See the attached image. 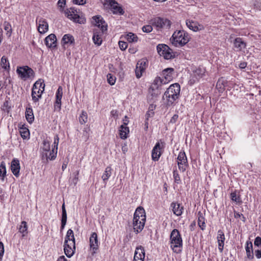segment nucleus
<instances>
[{"mask_svg": "<svg viewBox=\"0 0 261 261\" xmlns=\"http://www.w3.org/2000/svg\"><path fill=\"white\" fill-rule=\"evenodd\" d=\"M180 91V85L177 83L169 86L163 96V99L166 101L167 106H171L179 98Z\"/></svg>", "mask_w": 261, "mask_h": 261, "instance_id": "1", "label": "nucleus"}, {"mask_svg": "<svg viewBox=\"0 0 261 261\" xmlns=\"http://www.w3.org/2000/svg\"><path fill=\"white\" fill-rule=\"evenodd\" d=\"M93 19L95 21V25L101 30L100 34L94 31L92 37L94 44L99 46L102 43L101 35L107 30L108 25L101 16H94Z\"/></svg>", "mask_w": 261, "mask_h": 261, "instance_id": "2", "label": "nucleus"}, {"mask_svg": "<svg viewBox=\"0 0 261 261\" xmlns=\"http://www.w3.org/2000/svg\"><path fill=\"white\" fill-rule=\"evenodd\" d=\"M170 40L174 46H182L189 41L190 37L188 33L179 30L174 32Z\"/></svg>", "mask_w": 261, "mask_h": 261, "instance_id": "3", "label": "nucleus"}, {"mask_svg": "<svg viewBox=\"0 0 261 261\" xmlns=\"http://www.w3.org/2000/svg\"><path fill=\"white\" fill-rule=\"evenodd\" d=\"M171 248L174 252L179 253L181 252L182 240L179 231L174 229L170 234Z\"/></svg>", "mask_w": 261, "mask_h": 261, "instance_id": "4", "label": "nucleus"}, {"mask_svg": "<svg viewBox=\"0 0 261 261\" xmlns=\"http://www.w3.org/2000/svg\"><path fill=\"white\" fill-rule=\"evenodd\" d=\"M45 84L41 80L36 81L34 84L32 90V100L34 102H38L41 98L42 94L44 91Z\"/></svg>", "mask_w": 261, "mask_h": 261, "instance_id": "5", "label": "nucleus"}, {"mask_svg": "<svg viewBox=\"0 0 261 261\" xmlns=\"http://www.w3.org/2000/svg\"><path fill=\"white\" fill-rule=\"evenodd\" d=\"M151 24L153 26L156 27L158 30L169 29L171 22L167 18L156 17L151 20Z\"/></svg>", "mask_w": 261, "mask_h": 261, "instance_id": "6", "label": "nucleus"}, {"mask_svg": "<svg viewBox=\"0 0 261 261\" xmlns=\"http://www.w3.org/2000/svg\"><path fill=\"white\" fill-rule=\"evenodd\" d=\"M158 53L160 56L164 57V59L169 60L174 58V55L172 50L164 44H160L156 47Z\"/></svg>", "mask_w": 261, "mask_h": 261, "instance_id": "7", "label": "nucleus"}, {"mask_svg": "<svg viewBox=\"0 0 261 261\" xmlns=\"http://www.w3.org/2000/svg\"><path fill=\"white\" fill-rule=\"evenodd\" d=\"M106 8L110 6L114 14H123L124 11L122 8L118 6V3L115 0H100Z\"/></svg>", "mask_w": 261, "mask_h": 261, "instance_id": "8", "label": "nucleus"}, {"mask_svg": "<svg viewBox=\"0 0 261 261\" xmlns=\"http://www.w3.org/2000/svg\"><path fill=\"white\" fill-rule=\"evenodd\" d=\"M65 13L69 19L73 20L75 22L82 24L84 23L86 21V20L84 18L80 17V16L77 14L76 10H75L74 8H71L69 9H66L65 11Z\"/></svg>", "mask_w": 261, "mask_h": 261, "instance_id": "9", "label": "nucleus"}, {"mask_svg": "<svg viewBox=\"0 0 261 261\" xmlns=\"http://www.w3.org/2000/svg\"><path fill=\"white\" fill-rule=\"evenodd\" d=\"M16 72L19 76L24 80L34 76V74L33 69L27 66L17 68Z\"/></svg>", "mask_w": 261, "mask_h": 261, "instance_id": "10", "label": "nucleus"}, {"mask_svg": "<svg viewBox=\"0 0 261 261\" xmlns=\"http://www.w3.org/2000/svg\"><path fill=\"white\" fill-rule=\"evenodd\" d=\"M177 165L178 169L185 172L188 166V163L186 153L184 151H180L177 156Z\"/></svg>", "mask_w": 261, "mask_h": 261, "instance_id": "11", "label": "nucleus"}, {"mask_svg": "<svg viewBox=\"0 0 261 261\" xmlns=\"http://www.w3.org/2000/svg\"><path fill=\"white\" fill-rule=\"evenodd\" d=\"M146 222V218L141 220L140 217H134L133 219V228L134 231L136 233L140 232L144 228L145 223Z\"/></svg>", "mask_w": 261, "mask_h": 261, "instance_id": "12", "label": "nucleus"}, {"mask_svg": "<svg viewBox=\"0 0 261 261\" xmlns=\"http://www.w3.org/2000/svg\"><path fill=\"white\" fill-rule=\"evenodd\" d=\"M163 147L164 145H161L159 142H157L155 144L151 152V158L153 161L155 162L159 161L162 154L161 150L163 148Z\"/></svg>", "mask_w": 261, "mask_h": 261, "instance_id": "13", "label": "nucleus"}, {"mask_svg": "<svg viewBox=\"0 0 261 261\" xmlns=\"http://www.w3.org/2000/svg\"><path fill=\"white\" fill-rule=\"evenodd\" d=\"M145 255V252L144 247L142 246H139L136 248L133 261H144Z\"/></svg>", "mask_w": 261, "mask_h": 261, "instance_id": "14", "label": "nucleus"}, {"mask_svg": "<svg viewBox=\"0 0 261 261\" xmlns=\"http://www.w3.org/2000/svg\"><path fill=\"white\" fill-rule=\"evenodd\" d=\"M186 25L189 29L193 31L194 32H197L204 29V27L202 24H200L198 22L193 20H187Z\"/></svg>", "mask_w": 261, "mask_h": 261, "instance_id": "15", "label": "nucleus"}, {"mask_svg": "<svg viewBox=\"0 0 261 261\" xmlns=\"http://www.w3.org/2000/svg\"><path fill=\"white\" fill-rule=\"evenodd\" d=\"M75 249V242L72 241L70 243L64 244V253L68 257H70L73 255Z\"/></svg>", "mask_w": 261, "mask_h": 261, "instance_id": "16", "label": "nucleus"}, {"mask_svg": "<svg viewBox=\"0 0 261 261\" xmlns=\"http://www.w3.org/2000/svg\"><path fill=\"white\" fill-rule=\"evenodd\" d=\"M89 241L90 248L92 249L93 253H95L98 248L99 245L97 234L96 232H93L91 234Z\"/></svg>", "mask_w": 261, "mask_h": 261, "instance_id": "17", "label": "nucleus"}, {"mask_svg": "<svg viewBox=\"0 0 261 261\" xmlns=\"http://www.w3.org/2000/svg\"><path fill=\"white\" fill-rule=\"evenodd\" d=\"M63 94V89L62 87L60 86L56 92V101L54 104V108L55 110H60L61 106V99Z\"/></svg>", "mask_w": 261, "mask_h": 261, "instance_id": "18", "label": "nucleus"}, {"mask_svg": "<svg viewBox=\"0 0 261 261\" xmlns=\"http://www.w3.org/2000/svg\"><path fill=\"white\" fill-rule=\"evenodd\" d=\"M170 207L172 208L173 214L177 216H181L184 210V206L178 202H172Z\"/></svg>", "mask_w": 261, "mask_h": 261, "instance_id": "19", "label": "nucleus"}, {"mask_svg": "<svg viewBox=\"0 0 261 261\" xmlns=\"http://www.w3.org/2000/svg\"><path fill=\"white\" fill-rule=\"evenodd\" d=\"M20 169L19 161L17 159H13L11 162V170L16 177L19 176Z\"/></svg>", "mask_w": 261, "mask_h": 261, "instance_id": "20", "label": "nucleus"}, {"mask_svg": "<svg viewBox=\"0 0 261 261\" xmlns=\"http://www.w3.org/2000/svg\"><path fill=\"white\" fill-rule=\"evenodd\" d=\"M217 239L218 243V249L220 252L222 253L223 250L224 241L225 239L224 233L222 230H219L218 231Z\"/></svg>", "mask_w": 261, "mask_h": 261, "instance_id": "21", "label": "nucleus"}, {"mask_svg": "<svg viewBox=\"0 0 261 261\" xmlns=\"http://www.w3.org/2000/svg\"><path fill=\"white\" fill-rule=\"evenodd\" d=\"M45 43L48 47H55L57 45L56 36L54 34H51L45 39Z\"/></svg>", "mask_w": 261, "mask_h": 261, "instance_id": "22", "label": "nucleus"}, {"mask_svg": "<svg viewBox=\"0 0 261 261\" xmlns=\"http://www.w3.org/2000/svg\"><path fill=\"white\" fill-rule=\"evenodd\" d=\"M38 31L40 34H44L48 31V25L45 19L40 18L38 21Z\"/></svg>", "mask_w": 261, "mask_h": 261, "instance_id": "23", "label": "nucleus"}, {"mask_svg": "<svg viewBox=\"0 0 261 261\" xmlns=\"http://www.w3.org/2000/svg\"><path fill=\"white\" fill-rule=\"evenodd\" d=\"M174 69L172 68H167L162 71L163 77L169 82L173 79Z\"/></svg>", "mask_w": 261, "mask_h": 261, "instance_id": "24", "label": "nucleus"}, {"mask_svg": "<svg viewBox=\"0 0 261 261\" xmlns=\"http://www.w3.org/2000/svg\"><path fill=\"white\" fill-rule=\"evenodd\" d=\"M234 46L237 51H241L246 47V43L241 38H237L233 42Z\"/></svg>", "mask_w": 261, "mask_h": 261, "instance_id": "25", "label": "nucleus"}, {"mask_svg": "<svg viewBox=\"0 0 261 261\" xmlns=\"http://www.w3.org/2000/svg\"><path fill=\"white\" fill-rule=\"evenodd\" d=\"M67 222V213L65 209V203L62 205V219H61V230H62L66 224Z\"/></svg>", "mask_w": 261, "mask_h": 261, "instance_id": "26", "label": "nucleus"}, {"mask_svg": "<svg viewBox=\"0 0 261 261\" xmlns=\"http://www.w3.org/2000/svg\"><path fill=\"white\" fill-rule=\"evenodd\" d=\"M246 254L247 257L250 259L253 258L254 256L252 254L253 252V247L252 243L251 242L247 241L245 247Z\"/></svg>", "mask_w": 261, "mask_h": 261, "instance_id": "27", "label": "nucleus"}, {"mask_svg": "<svg viewBox=\"0 0 261 261\" xmlns=\"http://www.w3.org/2000/svg\"><path fill=\"white\" fill-rule=\"evenodd\" d=\"M129 132V128L126 126L121 125L119 129V136L122 139H125L127 138V135Z\"/></svg>", "mask_w": 261, "mask_h": 261, "instance_id": "28", "label": "nucleus"}, {"mask_svg": "<svg viewBox=\"0 0 261 261\" xmlns=\"http://www.w3.org/2000/svg\"><path fill=\"white\" fill-rule=\"evenodd\" d=\"M25 118L28 122L31 124L34 120V116L31 108H27L25 111Z\"/></svg>", "mask_w": 261, "mask_h": 261, "instance_id": "29", "label": "nucleus"}, {"mask_svg": "<svg viewBox=\"0 0 261 261\" xmlns=\"http://www.w3.org/2000/svg\"><path fill=\"white\" fill-rule=\"evenodd\" d=\"M227 84V82L226 80L224 77H222L218 80L216 84V88L219 91H222L224 90Z\"/></svg>", "mask_w": 261, "mask_h": 261, "instance_id": "30", "label": "nucleus"}, {"mask_svg": "<svg viewBox=\"0 0 261 261\" xmlns=\"http://www.w3.org/2000/svg\"><path fill=\"white\" fill-rule=\"evenodd\" d=\"M75 242V239L74 237V233L72 229H69L67 232V234L65 237L64 244L70 243L71 242Z\"/></svg>", "mask_w": 261, "mask_h": 261, "instance_id": "31", "label": "nucleus"}, {"mask_svg": "<svg viewBox=\"0 0 261 261\" xmlns=\"http://www.w3.org/2000/svg\"><path fill=\"white\" fill-rule=\"evenodd\" d=\"M134 217H140L141 220L143 221L146 218L144 209L142 207H138L134 213Z\"/></svg>", "mask_w": 261, "mask_h": 261, "instance_id": "32", "label": "nucleus"}, {"mask_svg": "<svg viewBox=\"0 0 261 261\" xmlns=\"http://www.w3.org/2000/svg\"><path fill=\"white\" fill-rule=\"evenodd\" d=\"M62 42L64 45L67 44H72L74 42V39L72 35L70 34H65L62 38Z\"/></svg>", "mask_w": 261, "mask_h": 261, "instance_id": "33", "label": "nucleus"}, {"mask_svg": "<svg viewBox=\"0 0 261 261\" xmlns=\"http://www.w3.org/2000/svg\"><path fill=\"white\" fill-rule=\"evenodd\" d=\"M18 229L19 232L22 233V237L25 236L28 233L27 223L24 221H22L18 227Z\"/></svg>", "mask_w": 261, "mask_h": 261, "instance_id": "34", "label": "nucleus"}, {"mask_svg": "<svg viewBox=\"0 0 261 261\" xmlns=\"http://www.w3.org/2000/svg\"><path fill=\"white\" fill-rule=\"evenodd\" d=\"M162 87V81L161 78L160 77H156L154 80L152 85L151 87V88L153 89H161Z\"/></svg>", "mask_w": 261, "mask_h": 261, "instance_id": "35", "label": "nucleus"}, {"mask_svg": "<svg viewBox=\"0 0 261 261\" xmlns=\"http://www.w3.org/2000/svg\"><path fill=\"white\" fill-rule=\"evenodd\" d=\"M230 198L232 201L236 202V203H240L242 202L240 196L237 190L231 193Z\"/></svg>", "mask_w": 261, "mask_h": 261, "instance_id": "36", "label": "nucleus"}, {"mask_svg": "<svg viewBox=\"0 0 261 261\" xmlns=\"http://www.w3.org/2000/svg\"><path fill=\"white\" fill-rule=\"evenodd\" d=\"M112 174V168L110 166H108L105 171L104 173L101 176V178L104 182L107 181L109 178L111 176Z\"/></svg>", "mask_w": 261, "mask_h": 261, "instance_id": "37", "label": "nucleus"}, {"mask_svg": "<svg viewBox=\"0 0 261 261\" xmlns=\"http://www.w3.org/2000/svg\"><path fill=\"white\" fill-rule=\"evenodd\" d=\"M198 224L202 230H203L205 229V224L204 222V218L202 216V214L200 212L198 213Z\"/></svg>", "mask_w": 261, "mask_h": 261, "instance_id": "38", "label": "nucleus"}, {"mask_svg": "<svg viewBox=\"0 0 261 261\" xmlns=\"http://www.w3.org/2000/svg\"><path fill=\"white\" fill-rule=\"evenodd\" d=\"M127 41L129 42H136L138 40L137 35L133 33H128L125 37Z\"/></svg>", "mask_w": 261, "mask_h": 261, "instance_id": "39", "label": "nucleus"}, {"mask_svg": "<svg viewBox=\"0 0 261 261\" xmlns=\"http://www.w3.org/2000/svg\"><path fill=\"white\" fill-rule=\"evenodd\" d=\"M204 73L205 69L204 68H198L194 71V74L197 79H199L203 76Z\"/></svg>", "mask_w": 261, "mask_h": 261, "instance_id": "40", "label": "nucleus"}, {"mask_svg": "<svg viewBox=\"0 0 261 261\" xmlns=\"http://www.w3.org/2000/svg\"><path fill=\"white\" fill-rule=\"evenodd\" d=\"M57 153V150H56L55 148H53L51 151H50L49 154H48V152H45V155L46 158V160L48 159L50 160H54L56 158Z\"/></svg>", "mask_w": 261, "mask_h": 261, "instance_id": "41", "label": "nucleus"}, {"mask_svg": "<svg viewBox=\"0 0 261 261\" xmlns=\"http://www.w3.org/2000/svg\"><path fill=\"white\" fill-rule=\"evenodd\" d=\"M1 65L5 70H9L10 69L9 62L5 56L2 57L1 60Z\"/></svg>", "mask_w": 261, "mask_h": 261, "instance_id": "42", "label": "nucleus"}, {"mask_svg": "<svg viewBox=\"0 0 261 261\" xmlns=\"http://www.w3.org/2000/svg\"><path fill=\"white\" fill-rule=\"evenodd\" d=\"M21 137L25 139L29 138L30 136V132L27 128H21L19 130Z\"/></svg>", "mask_w": 261, "mask_h": 261, "instance_id": "43", "label": "nucleus"}, {"mask_svg": "<svg viewBox=\"0 0 261 261\" xmlns=\"http://www.w3.org/2000/svg\"><path fill=\"white\" fill-rule=\"evenodd\" d=\"M88 116L86 112L83 111L79 117V121L81 124H83L87 122Z\"/></svg>", "mask_w": 261, "mask_h": 261, "instance_id": "44", "label": "nucleus"}, {"mask_svg": "<svg viewBox=\"0 0 261 261\" xmlns=\"http://www.w3.org/2000/svg\"><path fill=\"white\" fill-rule=\"evenodd\" d=\"M145 71L144 68L140 67V66L136 65L135 69L136 76L137 78H140L142 75V73Z\"/></svg>", "mask_w": 261, "mask_h": 261, "instance_id": "45", "label": "nucleus"}, {"mask_svg": "<svg viewBox=\"0 0 261 261\" xmlns=\"http://www.w3.org/2000/svg\"><path fill=\"white\" fill-rule=\"evenodd\" d=\"M6 169L5 164L4 162H2L0 165V176L3 177V178L6 175Z\"/></svg>", "mask_w": 261, "mask_h": 261, "instance_id": "46", "label": "nucleus"}, {"mask_svg": "<svg viewBox=\"0 0 261 261\" xmlns=\"http://www.w3.org/2000/svg\"><path fill=\"white\" fill-rule=\"evenodd\" d=\"M42 149L45 152L50 151V144L48 141L44 140L43 142Z\"/></svg>", "mask_w": 261, "mask_h": 261, "instance_id": "47", "label": "nucleus"}, {"mask_svg": "<svg viewBox=\"0 0 261 261\" xmlns=\"http://www.w3.org/2000/svg\"><path fill=\"white\" fill-rule=\"evenodd\" d=\"M107 81L110 85H113L115 83L116 77L112 74L109 73L107 75Z\"/></svg>", "mask_w": 261, "mask_h": 261, "instance_id": "48", "label": "nucleus"}, {"mask_svg": "<svg viewBox=\"0 0 261 261\" xmlns=\"http://www.w3.org/2000/svg\"><path fill=\"white\" fill-rule=\"evenodd\" d=\"M4 29L7 32V34L9 33V36H10L11 33V26L10 24L7 21L4 22Z\"/></svg>", "mask_w": 261, "mask_h": 261, "instance_id": "49", "label": "nucleus"}, {"mask_svg": "<svg viewBox=\"0 0 261 261\" xmlns=\"http://www.w3.org/2000/svg\"><path fill=\"white\" fill-rule=\"evenodd\" d=\"M173 177L174 179V181L177 184L179 183V182L180 181V178L179 175L178 174L176 170H174L173 171Z\"/></svg>", "mask_w": 261, "mask_h": 261, "instance_id": "50", "label": "nucleus"}, {"mask_svg": "<svg viewBox=\"0 0 261 261\" xmlns=\"http://www.w3.org/2000/svg\"><path fill=\"white\" fill-rule=\"evenodd\" d=\"M147 64V61L146 60L142 59L140 61H139L137 64V65L140 66V67L144 68V70H145Z\"/></svg>", "mask_w": 261, "mask_h": 261, "instance_id": "51", "label": "nucleus"}, {"mask_svg": "<svg viewBox=\"0 0 261 261\" xmlns=\"http://www.w3.org/2000/svg\"><path fill=\"white\" fill-rule=\"evenodd\" d=\"M152 25H146L142 27V31L145 33H150L152 31Z\"/></svg>", "mask_w": 261, "mask_h": 261, "instance_id": "52", "label": "nucleus"}, {"mask_svg": "<svg viewBox=\"0 0 261 261\" xmlns=\"http://www.w3.org/2000/svg\"><path fill=\"white\" fill-rule=\"evenodd\" d=\"M119 45L121 50H124L127 47V43L126 42L119 41Z\"/></svg>", "mask_w": 261, "mask_h": 261, "instance_id": "53", "label": "nucleus"}, {"mask_svg": "<svg viewBox=\"0 0 261 261\" xmlns=\"http://www.w3.org/2000/svg\"><path fill=\"white\" fill-rule=\"evenodd\" d=\"M59 142V138L58 135H56L54 138V147L53 148L58 149V145Z\"/></svg>", "mask_w": 261, "mask_h": 261, "instance_id": "54", "label": "nucleus"}, {"mask_svg": "<svg viewBox=\"0 0 261 261\" xmlns=\"http://www.w3.org/2000/svg\"><path fill=\"white\" fill-rule=\"evenodd\" d=\"M254 244L255 246L258 247L261 245V238L257 237L254 240Z\"/></svg>", "mask_w": 261, "mask_h": 261, "instance_id": "55", "label": "nucleus"}, {"mask_svg": "<svg viewBox=\"0 0 261 261\" xmlns=\"http://www.w3.org/2000/svg\"><path fill=\"white\" fill-rule=\"evenodd\" d=\"M74 4L83 5L86 3V0H72Z\"/></svg>", "mask_w": 261, "mask_h": 261, "instance_id": "56", "label": "nucleus"}, {"mask_svg": "<svg viewBox=\"0 0 261 261\" xmlns=\"http://www.w3.org/2000/svg\"><path fill=\"white\" fill-rule=\"evenodd\" d=\"M178 118V115L177 114H174L170 119V122L171 123H175L177 121Z\"/></svg>", "mask_w": 261, "mask_h": 261, "instance_id": "57", "label": "nucleus"}, {"mask_svg": "<svg viewBox=\"0 0 261 261\" xmlns=\"http://www.w3.org/2000/svg\"><path fill=\"white\" fill-rule=\"evenodd\" d=\"M66 4V0H59L58 5L59 7L63 8Z\"/></svg>", "mask_w": 261, "mask_h": 261, "instance_id": "58", "label": "nucleus"}, {"mask_svg": "<svg viewBox=\"0 0 261 261\" xmlns=\"http://www.w3.org/2000/svg\"><path fill=\"white\" fill-rule=\"evenodd\" d=\"M123 124L122 125H124V126H126L128 122H129V120H128V118L127 116H125L124 117V118L123 119Z\"/></svg>", "mask_w": 261, "mask_h": 261, "instance_id": "59", "label": "nucleus"}, {"mask_svg": "<svg viewBox=\"0 0 261 261\" xmlns=\"http://www.w3.org/2000/svg\"><path fill=\"white\" fill-rule=\"evenodd\" d=\"M4 247L3 244L0 242V255H4Z\"/></svg>", "mask_w": 261, "mask_h": 261, "instance_id": "60", "label": "nucleus"}, {"mask_svg": "<svg viewBox=\"0 0 261 261\" xmlns=\"http://www.w3.org/2000/svg\"><path fill=\"white\" fill-rule=\"evenodd\" d=\"M255 255L257 258H261V250H257L255 251Z\"/></svg>", "mask_w": 261, "mask_h": 261, "instance_id": "61", "label": "nucleus"}, {"mask_svg": "<svg viewBox=\"0 0 261 261\" xmlns=\"http://www.w3.org/2000/svg\"><path fill=\"white\" fill-rule=\"evenodd\" d=\"M153 114H154L153 111H148L146 114V115L147 116L146 119L148 120L149 117L153 116Z\"/></svg>", "mask_w": 261, "mask_h": 261, "instance_id": "62", "label": "nucleus"}, {"mask_svg": "<svg viewBox=\"0 0 261 261\" xmlns=\"http://www.w3.org/2000/svg\"><path fill=\"white\" fill-rule=\"evenodd\" d=\"M79 174V171H77V172L76 173L74 178L73 179V182H74V185H76L78 181Z\"/></svg>", "mask_w": 261, "mask_h": 261, "instance_id": "63", "label": "nucleus"}, {"mask_svg": "<svg viewBox=\"0 0 261 261\" xmlns=\"http://www.w3.org/2000/svg\"><path fill=\"white\" fill-rule=\"evenodd\" d=\"M57 261H67V259L64 256L62 255L59 257Z\"/></svg>", "mask_w": 261, "mask_h": 261, "instance_id": "64", "label": "nucleus"}]
</instances>
